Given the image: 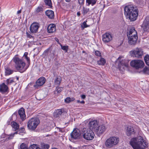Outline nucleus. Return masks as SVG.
<instances>
[{
	"label": "nucleus",
	"mask_w": 149,
	"mask_h": 149,
	"mask_svg": "<svg viewBox=\"0 0 149 149\" xmlns=\"http://www.w3.org/2000/svg\"><path fill=\"white\" fill-rule=\"evenodd\" d=\"M130 144L134 149H143L147 146L146 142L140 136L132 139Z\"/></svg>",
	"instance_id": "1"
},
{
	"label": "nucleus",
	"mask_w": 149,
	"mask_h": 149,
	"mask_svg": "<svg viewBox=\"0 0 149 149\" xmlns=\"http://www.w3.org/2000/svg\"><path fill=\"white\" fill-rule=\"evenodd\" d=\"M13 60L15 63V68L20 72H23L28 68V67H25V63L18 57H14Z\"/></svg>",
	"instance_id": "2"
},
{
	"label": "nucleus",
	"mask_w": 149,
	"mask_h": 149,
	"mask_svg": "<svg viewBox=\"0 0 149 149\" xmlns=\"http://www.w3.org/2000/svg\"><path fill=\"white\" fill-rule=\"evenodd\" d=\"M119 141V139L117 137H110L106 140V146L109 148H111L118 144Z\"/></svg>",
	"instance_id": "3"
},
{
	"label": "nucleus",
	"mask_w": 149,
	"mask_h": 149,
	"mask_svg": "<svg viewBox=\"0 0 149 149\" xmlns=\"http://www.w3.org/2000/svg\"><path fill=\"white\" fill-rule=\"evenodd\" d=\"M39 123L40 121L38 118H31L28 122L27 127L30 130H34L36 128Z\"/></svg>",
	"instance_id": "4"
},
{
	"label": "nucleus",
	"mask_w": 149,
	"mask_h": 149,
	"mask_svg": "<svg viewBox=\"0 0 149 149\" xmlns=\"http://www.w3.org/2000/svg\"><path fill=\"white\" fill-rule=\"evenodd\" d=\"M83 137L87 140H91L94 138V134L92 130L90 129L84 128L83 130Z\"/></svg>",
	"instance_id": "5"
},
{
	"label": "nucleus",
	"mask_w": 149,
	"mask_h": 149,
	"mask_svg": "<svg viewBox=\"0 0 149 149\" xmlns=\"http://www.w3.org/2000/svg\"><path fill=\"white\" fill-rule=\"evenodd\" d=\"M130 65L138 69L143 68L144 65V63L143 61L141 60H135L132 61Z\"/></svg>",
	"instance_id": "6"
},
{
	"label": "nucleus",
	"mask_w": 149,
	"mask_h": 149,
	"mask_svg": "<svg viewBox=\"0 0 149 149\" xmlns=\"http://www.w3.org/2000/svg\"><path fill=\"white\" fill-rule=\"evenodd\" d=\"M131 55L134 57L139 58L142 57L143 54V52L141 49L137 48L131 52Z\"/></svg>",
	"instance_id": "7"
},
{
	"label": "nucleus",
	"mask_w": 149,
	"mask_h": 149,
	"mask_svg": "<svg viewBox=\"0 0 149 149\" xmlns=\"http://www.w3.org/2000/svg\"><path fill=\"white\" fill-rule=\"evenodd\" d=\"M135 8H136L135 6L132 5H129L126 6L124 8L125 15L127 17L129 15H130L132 13V11L135 9Z\"/></svg>",
	"instance_id": "8"
},
{
	"label": "nucleus",
	"mask_w": 149,
	"mask_h": 149,
	"mask_svg": "<svg viewBox=\"0 0 149 149\" xmlns=\"http://www.w3.org/2000/svg\"><path fill=\"white\" fill-rule=\"evenodd\" d=\"M120 57L118 59L119 62L118 63V66L120 70H122V69H124L125 67H127L128 65V62L125 60H120Z\"/></svg>",
	"instance_id": "9"
},
{
	"label": "nucleus",
	"mask_w": 149,
	"mask_h": 149,
	"mask_svg": "<svg viewBox=\"0 0 149 149\" xmlns=\"http://www.w3.org/2000/svg\"><path fill=\"white\" fill-rule=\"evenodd\" d=\"M141 27L144 32H149V17L145 18L141 25Z\"/></svg>",
	"instance_id": "10"
},
{
	"label": "nucleus",
	"mask_w": 149,
	"mask_h": 149,
	"mask_svg": "<svg viewBox=\"0 0 149 149\" xmlns=\"http://www.w3.org/2000/svg\"><path fill=\"white\" fill-rule=\"evenodd\" d=\"M133 11H132V13L131 14L129 15L127 17L129 18L131 21H133L136 20L138 16V11L136 8H135V9H134Z\"/></svg>",
	"instance_id": "11"
},
{
	"label": "nucleus",
	"mask_w": 149,
	"mask_h": 149,
	"mask_svg": "<svg viewBox=\"0 0 149 149\" xmlns=\"http://www.w3.org/2000/svg\"><path fill=\"white\" fill-rule=\"evenodd\" d=\"M106 129V127L104 124L98 126L97 128L95 130V132L96 134L99 135L102 134L105 132Z\"/></svg>",
	"instance_id": "12"
},
{
	"label": "nucleus",
	"mask_w": 149,
	"mask_h": 149,
	"mask_svg": "<svg viewBox=\"0 0 149 149\" xmlns=\"http://www.w3.org/2000/svg\"><path fill=\"white\" fill-rule=\"evenodd\" d=\"M39 27L38 24L36 23H33L30 26V30L32 33H35L38 32Z\"/></svg>",
	"instance_id": "13"
},
{
	"label": "nucleus",
	"mask_w": 149,
	"mask_h": 149,
	"mask_svg": "<svg viewBox=\"0 0 149 149\" xmlns=\"http://www.w3.org/2000/svg\"><path fill=\"white\" fill-rule=\"evenodd\" d=\"M103 41L105 43H108L112 40V37L109 33H106L102 36Z\"/></svg>",
	"instance_id": "14"
},
{
	"label": "nucleus",
	"mask_w": 149,
	"mask_h": 149,
	"mask_svg": "<svg viewBox=\"0 0 149 149\" xmlns=\"http://www.w3.org/2000/svg\"><path fill=\"white\" fill-rule=\"evenodd\" d=\"M71 138L74 139H77L79 138L80 136L79 130L78 129H74L71 133Z\"/></svg>",
	"instance_id": "15"
},
{
	"label": "nucleus",
	"mask_w": 149,
	"mask_h": 149,
	"mask_svg": "<svg viewBox=\"0 0 149 149\" xmlns=\"http://www.w3.org/2000/svg\"><path fill=\"white\" fill-rule=\"evenodd\" d=\"M137 36V33L136 31L135 30V28L133 27H130L128 30L127 36Z\"/></svg>",
	"instance_id": "16"
},
{
	"label": "nucleus",
	"mask_w": 149,
	"mask_h": 149,
	"mask_svg": "<svg viewBox=\"0 0 149 149\" xmlns=\"http://www.w3.org/2000/svg\"><path fill=\"white\" fill-rule=\"evenodd\" d=\"M98 122L96 120L91 121L89 123V127L90 130L92 129L94 131L98 126Z\"/></svg>",
	"instance_id": "17"
},
{
	"label": "nucleus",
	"mask_w": 149,
	"mask_h": 149,
	"mask_svg": "<svg viewBox=\"0 0 149 149\" xmlns=\"http://www.w3.org/2000/svg\"><path fill=\"white\" fill-rule=\"evenodd\" d=\"M45 78L44 77L39 78L36 81V84L34 85V87L37 88L38 87L42 86L45 82Z\"/></svg>",
	"instance_id": "18"
},
{
	"label": "nucleus",
	"mask_w": 149,
	"mask_h": 149,
	"mask_svg": "<svg viewBox=\"0 0 149 149\" xmlns=\"http://www.w3.org/2000/svg\"><path fill=\"white\" fill-rule=\"evenodd\" d=\"M128 40V42L129 43L132 45H135L136 44L138 39L137 36H127Z\"/></svg>",
	"instance_id": "19"
},
{
	"label": "nucleus",
	"mask_w": 149,
	"mask_h": 149,
	"mask_svg": "<svg viewBox=\"0 0 149 149\" xmlns=\"http://www.w3.org/2000/svg\"><path fill=\"white\" fill-rule=\"evenodd\" d=\"M54 84L55 85L58 86L60 84L61 81V78L60 76H58L56 75V74L55 73H54Z\"/></svg>",
	"instance_id": "20"
},
{
	"label": "nucleus",
	"mask_w": 149,
	"mask_h": 149,
	"mask_svg": "<svg viewBox=\"0 0 149 149\" xmlns=\"http://www.w3.org/2000/svg\"><path fill=\"white\" fill-rule=\"evenodd\" d=\"M18 114L22 120H23L25 119L24 110L23 108H21L19 110Z\"/></svg>",
	"instance_id": "21"
},
{
	"label": "nucleus",
	"mask_w": 149,
	"mask_h": 149,
	"mask_svg": "<svg viewBox=\"0 0 149 149\" xmlns=\"http://www.w3.org/2000/svg\"><path fill=\"white\" fill-rule=\"evenodd\" d=\"M55 25L53 24H50L47 28V31L49 33H52L56 30Z\"/></svg>",
	"instance_id": "22"
},
{
	"label": "nucleus",
	"mask_w": 149,
	"mask_h": 149,
	"mask_svg": "<svg viewBox=\"0 0 149 149\" xmlns=\"http://www.w3.org/2000/svg\"><path fill=\"white\" fill-rule=\"evenodd\" d=\"M64 112V110L63 109H58L56 110L54 113V116L57 118L61 116L62 113Z\"/></svg>",
	"instance_id": "23"
},
{
	"label": "nucleus",
	"mask_w": 149,
	"mask_h": 149,
	"mask_svg": "<svg viewBox=\"0 0 149 149\" xmlns=\"http://www.w3.org/2000/svg\"><path fill=\"white\" fill-rule=\"evenodd\" d=\"M134 133L133 128L131 126H128L127 128L126 133L127 136H129Z\"/></svg>",
	"instance_id": "24"
},
{
	"label": "nucleus",
	"mask_w": 149,
	"mask_h": 149,
	"mask_svg": "<svg viewBox=\"0 0 149 149\" xmlns=\"http://www.w3.org/2000/svg\"><path fill=\"white\" fill-rule=\"evenodd\" d=\"M8 88L4 83H3L0 86V92L4 93L7 91Z\"/></svg>",
	"instance_id": "25"
},
{
	"label": "nucleus",
	"mask_w": 149,
	"mask_h": 149,
	"mask_svg": "<svg viewBox=\"0 0 149 149\" xmlns=\"http://www.w3.org/2000/svg\"><path fill=\"white\" fill-rule=\"evenodd\" d=\"M46 15L50 19H52L54 17V12L51 10H47L45 12Z\"/></svg>",
	"instance_id": "26"
},
{
	"label": "nucleus",
	"mask_w": 149,
	"mask_h": 149,
	"mask_svg": "<svg viewBox=\"0 0 149 149\" xmlns=\"http://www.w3.org/2000/svg\"><path fill=\"white\" fill-rule=\"evenodd\" d=\"M97 1V0H86V4L88 6L91 4L93 6L95 4Z\"/></svg>",
	"instance_id": "27"
},
{
	"label": "nucleus",
	"mask_w": 149,
	"mask_h": 149,
	"mask_svg": "<svg viewBox=\"0 0 149 149\" xmlns=\"http://www.w3.org/2000/svg\"><path fill=\"white\" fill-rule=\"evenodd\" d=\"M13 72V71L9 68H5V75H9L12 74Z\"/></svg>",
	"instance_id": "28"
},
{
	"label": "nucleus",
	"mask_w": 149,
	"mask_h": 149,
	"mask_svg": "<svg viewBox=\"0 0 149 149\" xmlns=\"http://www.w3.org/2000/svg\"><path fill=\"white\" fill-rule=\"evenodd\" d=\"M12 126L14 129L15 130H17L19 128L18 125L17 123L14 122H12Z\"/></svg>",
	"instance_id": "29"
},
{
	"label": "nucleus",
	"mask_w": 149,
	"mask_h": 149,
	"mask_svg": "<svg viewBox=\"0 0 149 149\" xmlns=\"http://www.w3.org/2000/svg\"><path fill=\"white\" fill-rule=\"evenodd\" d=\"M98 63L100 65H104L106 63V61L103 58H101L100 59L97 61Z\"/></svg>",
	"instance_id": "30"
},
{
	"label": "nucleus",
	"mask_w": 149,
	"mask_h": 149,
	"mask_svg": "<svg viewBox=\"0 0 149 149\" xmlns=\"http://www.w3.org/2000/svg\"><path fill=\"white\" fill-rule=\"evenodd\" d=\"M44 2L46 5H47L50 7H52L51 0H44Z\"/></svg>",
	"instance_id": "31"
},
{
	"label": "nucleus",
	"mask_w": 149,
	"mask_h": 149,
	"mask_svg": "<svg viewBox=\"0 0 149 149\" xmlns=\"http://www.w3.org/2000/svg\"><path fill=\"white\" fill-rule=\"evenodd\" d=\"M49 147L48 145L44 143L42 144L40 149H48Z\"/></svg>",
	"instance_id": "32"
},
{
	"label": "nucleus",
	"mask_w": 149,
	"mask_h": 149,
	"mask_svg": "<svg viewBox=\"0 0 149 149\" xmlns=\"http://www.w3.org/2000/svg\"><path fill=\"white\" fill-rule=\"evenodd\" d=\"M144 60L146 64L149 66V55H147L144 57Z\"/></svg>",
	"instance_id": "33"
},
{
	"label": "nucleus",
	"mask_w": 149,
	"mask_h": 149,
	"mask_svg": "<svg viewBox=\"0 0 149 149\" xmlns=\"http://www.w3.org/2000/svg\"><path fill=\"white\" fill-rule=\"evenodd\" d=\"M87 21L84 22L81 25V26L82 29H84V28H86L89 26L86 24V22Z\"/></svg>",
	"instance_id": "34"
},
{
	"label": "nucleus",
	"mask_w": 149,
	"mask_h": 149,
	"mask_svg": "<svg viewBox=\"0 0 149 149\" xmlns=\"http://www.w3.org/2000/svg\"><path fill=\"white\" fill-rule=\"evenodd\" d=\"M63 89V88L62 87H56L55 91V92H57V93H59L61 92Z\"/></svg>",
	"instance_id": "35"
},
{
	"label": "nucleus",
	"mask_w": 149,
	"mask_h": 149,
	"mask_svg": "<svg viewBox=\"0 0 149 149\" xmlns=\"http://www.w3.org/2000/svg\"><path fill=\"white\" fill-rule=\"evenodd\" d=\"M28 54V53L27 52H25L24 53V57H25V58L26 59V60L29 63H29L30 62V61L29 58L27 56Z\"/></svg>",
	"instance_id": "36"
},
{
	"label": "nucleus",
	"mask_w": 149,
	"mask_h": 149,
	"mask_svg": "<svg viewBox=\"0 0 149 149\" xmlns=\"http://www.w3.org/2000/svg\"><path fill=\"white\" fill-rule=\"evenodd\" d=\"M74 99H71L70 97H67L65 100V101L66 103H69L72 101H73Z\"/></svg>",
	"instance_id": "37"
},
{
	"label": "nucleus",
	"mask_w": 149,
	"mask_h": 149,
	"mask_svg": "<svg viewBox=\"0 0 149 149\" xmlns=\"http://www.w3.org/2000/svg\"><path fill=\"white\" fill-rule=\"evenodd\" d=\"M6 81V84H10L14 82L13 80L11 79H8Z\"/></svg>",
	"instance_id": "38"
},
{
	"label": "nucleus",
	"mask_w": 149,
	"mask_h": 149,
	"mask_svg": "<svg viewBox=\"0 0 149 149\" xmlns=\"http://www.w3.org/2000/svg\"><path fill=\"white\" fill-rule=\"evenodd\" d=\"M89 8H84L83 12V14L84 15L86 14L89 11Z\"/></svg>",
	"instance_id": "39"
},
{
	"label": "nucleus",
	"mask_w": 149,
	"mask_h": 149,
	"mask_svg": "<svg viewBox=\"0 0 149 149\" xmlns=\"http://www.w3.org/2000/svg\"><path fill=\"white\" fill-rule=\"evenodd\" d=\"M20 149H28L26 145L24 143H22L20 146Z\"/></svg>",
	"instance_id": "40"
},
{
	"label": "nucleus",
	"mask_w": 149,
	"mask_h": 149,
	"mask_svg": "<svg viewBox=\"0 0 149 149\" xmlns=\"http://www.w3.org/2000/svg\"><path fill=\"white\" fill-rule=\"evenodd\" d=\"M18 132H16L13 134H10L9 136L8 137V139H12L13 138V137L14 136V135L15 134H17Z\"/></svg>",
	"instance_id": "41"
},
{
	"label": "nucleus",
	"mask_w": 149,
	"mask_h": 149,
	"mask_svg": "<svg viewBox=\"0 0 149 149\" xmlns=\"http://www.w3.org/2000/svg\"><path fill=\"white\" fill-rule=\"evenodd\" d=\"M95 54L97 56L100 57L101 56V53L100 52L98 51H95Z\"/></svg>",
	"instance_id": "42"
},
{
	"label": "nucleus",
	"mask_w": 149,
	"mask_h": 149,
	"mask_svg": "<svg viewBox=\"0 0 149 149\" xmlns=\"http://www.w3.org/2000/svg\"><path fill=\"white\" fill-rule=\"evenodd\" d=\"M42 11V8L41 7H38L36 9V11L37 12L39 13Z\"/></svg>",
	"instance_id": "43"
},
{
	"label": "nucleus",
	"mask_w": 149,
	"mask_h": 149,
	"mask_svg": "<svg viewBox=\"0 0 149 149\" xmlns=\"http://www.w3.org/2000/svg\"><path fill=\"white\" fill-rule=\"evenodd\" d=\"M61 48L62 49L64 50H66L67 51L68 49V46H61Z\"/></svg>",
	"instance_id": "44"
},
{
	"label": "nucleus",
	"mask_w": 149,
	"mask_h": 149,
	"mask_svg": "<svg viewBox=\"0 0 149 149\" xmlns=\"http://www.w3.org/2000/svg\"><path fill=\"white\" fill-rule=\"evenodd\" d=\"M79 3L80 4H82L84 3V0H78Z\"/></svg>",
	"instance_id": "45"
},
{
	"label": "nucleus",
	"mask_w": 149,
	"mask_h": 149,
	"mask_svg": "<svg viewBox=\"0 0 149 149\" xmlns=\"http://www.w3.org/2000/svg\"><path fill=\"white\" fill-rule=\"evenodd\" d=\"M148 68H147L146 67L144 68L143 70V73L144 74H145L146 72L147 71V70L148 69Z\"/></svg>",
	"instance_id": "46"
},
{
	"label": "nucleus",
	"mask_w": 149,
	"mask_h": 149,
	"mask_svg": "<svg viewBox=\"0 0 149 149\" xmlns=\"http://www.w3.org/2000/svg\"><path fill=\"white\" fill-rule=\"evenodd\" d=\"M77 102L78 103H79L81 104H84L85 102L84 100H82L81 101H80L79 100H77Z\"/></svg>",
	"instance_id": "47"
},
{
	"label": "nucleus",
	"mask_w": 149,
	"mask_h": 149,
	"mask_svg": "<svg viewBox=\"0 0 149 149\" xmlns=\"http://www.w3.org/2000/svg\"><path fill=\"white\" fill-rule=\"evenodd\" d=\"M26 33L27 34V36L28 37L30 38L32 37V36L30 34H29L28 33L26 32Z\"/></svg>",
	"instance_id": "48"
},
{
	"label": "nucleus",
	"mask_w": 149,
	"mask_h": 149,
	"mask_svg": "<svg viewBox=\"0 0 149 149\" xmlns=\"http://www.w3.org/2000/svg\"><path fill=\"white\" fill-rule=\"evenodd\" d=\"M81 97L82 99H84L86 98V96L84 95H81Z\"/></svg>",
	"instance_id": "49"
},
{
	"label": "nucleus",
	"mask_w": 149,
	"mask_h": 149,
	"mask_svg": "<svg viewBox=\"0 0 149 149\" xmlns=\"http://www.w3.org/2000/svg\"><path fill=\"white\" fill-rule=\"evenodd\" d=\"M146 74H149V68H148L147 71L146 72Z\"/></svg>",
	"instance_id": "50"
},
{
	"label": "nucleus",
	"mask_w": 149,
	"mask_h": 149,
	"mask_svg": "<svg viewBox=\"0 0 149 149\" xmlns=\"http://www.w3.org/2000/svg\"><path fill=\"white\" fill-rule=\"evenodd\" d=\"M77 15L78 16H79L80 15V12H78L77 13Z\"/></svg>",
	"instance_id": "51"
},
{
	"label": "nucleus",
	"mask_w": 149,
	"mask_h": 149,
	"mask_svg": "<svg viewBox=\"0 0 149 149\" xmlns=\"http://www.w3.org/2000/svg\"><path fill=\"white\" fill-rule=\"evenodd\" d=\"M21 13V11L20 10H19L17 11V13L19 14Z\"/></svg>",
	"instance_id": "52"
},
{
	"label": "nucleus",
	"mask_w": 149,
	"mask_h": 149,
	"mask_svg": "<svg viewBox=\"0 0 149 149\" xmlns=\"http://www.w3.org/2000/svg\"><path fill=\"white\" fill-rule=\"evenodd\" d=\"M67 2H70L71 0H65Z\"/></svg>",
	"instance_id": "53"
},
{
	"label": "nucleus",
	"mask_w": 149,
	"mask_h": 149,
	"mask_svg": "<svg viewBox=\"0 0 149 149\" xmlns=\"http://www.w3.org/2000/svg\"><path fill=\"white\" fill-rule=\"evenodd\" d=\"M55 40L57 42L58 41V39L57 38H56Z\"/></svg>",
	"instance_id": "54"
},
{
	"label": "nucleus",
	"mask_w": 149,
	"mask_h": 149,
	"mask_svg": "<svg viewBox=\"0 0 149 149\" xmlns=\"http://www.w3.org/2000/svg\"><path fill=\"white\" fill-rule=\"evenodd\" d=\"M16 78L17 80H18V79H19V77H16Z\"/></svg>",
	"instance_id": "55"
},
{
	"label": "nucleus",
	"mask_w": 149,
	"mask_h": 149,
	"mask_svg": "<svg viewBox=\"0 0 149 149\" xmlns=\"http://www.w3.org/2000/svg\"><path fill=\"white\" fill-rule=\"evenodd\" d=\"M52 149H57V148H53Z\"/></svg>",
	"instance_id": "56"
},
{
	"label": "nucleus",
	"mask_w": 149,
	"mask_h": 149,
	"mask_svg": "<svg viewBox=\"0 0 149 149\" xmlns=\"http://www.w3.org/2000/svg\"><path fill=\"white\" fill-rule=\"evenodd\" d=\"M59 130H60V131H61V132H62L61 131V129H59Z\"/></svg>",
	"instance_id": "57"
},
{
	"label": "nucleus",
	"mask_w": 149,
	"mask_h": 149,
	"mask_svg": "<svg viewBox=\"0 0 149 149\" xmlns=\"http://www.w3.org/2000/svg\"><path fill=\"white\" fill-rule=\"evenodd\" d=\"M48 51V50H47L46 51V52Z\"/></svg>",
	"instance_id": "58"
}]
</instances>
